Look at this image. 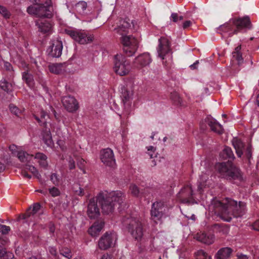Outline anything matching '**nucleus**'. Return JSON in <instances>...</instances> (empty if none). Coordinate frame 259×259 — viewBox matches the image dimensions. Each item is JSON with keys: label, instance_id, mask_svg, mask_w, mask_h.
<instances>
[{"label": "nucleus", "instance_id": "e433bc0d", "mask_svg": "<svg viewBox=\"0 0 259 259\" xmlns=\"http://www.w3.org/2000/svg\"><path fill=\"white\" fill-rule=\"evenodd\" d=\"M24 169L25 170H27L31 172L37 179L39 181L41 178V175L39 174L37 169L31 165L26 164L24 167Z\"/></svg>", "mask_w": 259, "mask_h": 259}, {"label": "nucleus", "instance_id": "e2e57ef3", "mask_svg": "<svg viewBox=\"0 0 259 259\" xmlns=\"http://www.w3.org/2000/svg\"><path fill=\"white\" fill-rule=\"evenodd\" d=\"M49 252L50 253L55 256H56V259H59V256H57V250L56 248L54 247H49Z\"/></svg>", "mask_w": 259, "mask_h": 259}, {"label": "nucleus", "instance_id": "864d4df0", "mask_svg": "<svg viewBox=\"0 0 259 259\" xmlns=\"http://www.w3.org/2000/svg\"><path fill=\"white\" fill-rule=\"evenodd\" d=\"M10 231V227L4 225H0V232L3 234H7Z\"/></svg>", "mask_w": 259, "mask_h": 259}, {"label": "nucleus", "instance_id": "c756f323", "mask_svg": "<svg viewBox=\"0 0 259 259\" xmlns=\"http://www.w3.org/2000/svg\"><path fill=\"white\" fill-rule=\"evenodd\" d=\"M220 157L224 159H229L231 161L235 158V156L231 148L225 147L220 153Z\"/></svg>", "mask_w": 259, "mask_h": 259}, {"label": "nucleus", "instance_id": "412c9836", "mask_svg": "<svg viewBox=\"0 0 259 259\" xmlns=\"http://www.w3.org/2000/svg\"><path fill=\"white\" fill-rule=\"evenodd\" d=\"M131 27V23L129 19L126 18L120 21V25L118 27L115 28L114 30L117 33L122 36L125 35L128 32Z\"/></svg>", "mask_w": 259, "mask_h": 259}, {"label": "nucleus", "instance_id": "3c124183", "mask_svg": "<svg viewBox=\"0 0 259 259\" xmlns=\"http://www.w3.org/2000/svg\"><path fill=\"white\" fill-rule=\"evenodd\" d=\"M223 227L222 224H214L212 226L211 228L213 231L220 232L223 231Z\"/></svg>", "mask_w": 259, "mask_h": 259}, {"label": "nucleus", "instance_id": "cd10ccee", "mask_svg": "<svg viewBox=\"0 0 259 259\" xmlns=\"http://www.w3.org/2000/svg\"><path fill=\"white\" fill-rule=\"evenodd\" d=\"M136 62L142 67L149 65L151 62V58L149 53H144L139 56L136 59Z\"/></svg>", "mask_w": 259, "mask_h": 259}, {"label": "nucleus", "instance_id": "2f4dec72", "mask_svg": "<svg viewBox=\"0 0 259 259\" xmlns=\"http://www.w3.org/2000/svg\"><path fill=\"white\" fill-rule=\"evenodd\" d=\"M34 216V214L31 211V206H30L25 213L21 214L19 216L18 220L20 221L23 219L26 220V222H29L32 221V218Z\"/></svg>", "mask_w": 259, "mask_h": 259}, {"label": "nucleus", "instance_id": "09e8293b", "mask_svg": "<svg viewBox=\"0 0 259 259\" xmlns=\"http://www.w3.org/2000/svg\"><path fill=\"white\" fill-rule=\"evenodd\" d=\"M151 193V189L148 187L141 190L140 197H147Z\"/></svg>", "mask_w": 259, "mask_h": 259}, {"label": "nucleus", "instance_id": "8fccbe9b", "mask_svg": "<svg viewBox=\"0 0 259 259\" xmlns=\"http://www.w3.org/2000/svg\"><path fill=\"white\" fill-rule=\"evenodd\" d=\"M49 192L53 197H56L59 196L60 192L59 190L55 187L49 189Z\"/></svg>", "mask_w": 259, "mask_h": 259}, {"label": "nucleus", "instance_id": "2eb2a0df", "mask_svg": "<svg viewBox=\"0 0 259 259\" xmlns=\"http://www.w3.org/2000/svg\"><path fill=\"white\" fill-rule=\"evenodd\" d=\"M100 158L105 165L112 167L115 164L113 151L110 148L103 149L101 151Z\"/></svg>", "mask_w": 259, "mask_h": 259}, {"label": "nucleus", "instance_id": "4468645a", "mask_svg": "<svg viewBox=\"0 0 259 259\" xmlns=\"http://www.w3.org/2000/svg\"><path fill=\"white\" fill-rule=\"evenodd\" d=\"M158 41L159 45L157 48L158 56L162 59H164V57L171 52L170 42L165 37H161Z\"/></svg>", "mask_w": 259, "mask_h": 259}, {"label": "nucleus", "instance_id": "f3484780", "mask_svg": "<svg viewBox=\"0 0 259 259\" xmlns=\"http://www.w3.org/2000/svg\"><path fill=\"white\" fill-rule=\"evenodd\" d=\"M97 202L98 201L97 200V197L92 198L89 200L88 205L87 214L90 219L96 218L100 215V210Z\"/></svg>", "mask_w": 259, "mask_h": 259}, {"label": "nucleus", "instance_id": "0e129e2a", "mask_svg": "<svg viewBox=\"0 0 259 259\" xmlns=\"http://www.w3.org/2000/svg\"><path fill=\"white\" fill-rule=\"evenodd\" d=\"M85 161L82 159H79L77 162V166L80 169H82L84 167Z\"/></svg>", "mask_w": 259, "mask_h": 259}, {"label": "nucleus", "instance_id": "4be33fe9", "mask_svg": "<svg viewBox=\"0 0 259 259\" xmlns=\"http://www.w3.org/2000/svg\"><path fill=\"white\" fill-rule=\"evenodd\" d=\"M105 223L102 220H99L95 222L89 229V233L93 237L97 236L104 226Z\"/></svg>", "mask_w": 259, "mask_h": 259}, {"label": "nucleus", "instance_id": "39448f33", "mask_svg": "<svg viewBox=\"0 0 259 259\" xmlns=\"http://www.w3.org/2000/svg\"><path fill=\"white\" fill-rule=\"evenodd\" d=\"M123 225L128 229L132 237L137 241H140L143 236V227L139 219L133 217L123 219Z\"/></svg>", "mask_w": 259, "mask_h": 259}, {"label": "nucleus", "instance_id": "ddd939ff", "mask_svg": "<svg viewBox=\"0 0 259 259\" xmlns=\"http://www.w3.org/2000/svg\"><path fill=\"white\" fill-rule=\"evenodd\" d=\"M121 98L124 107V114L127 115L130 112V107L131 105V101L133 95V92L128 90L125 87H123L121 89Z\"/></svg>", "mask_w": 259, "mask_h": 259}, {"label": "nucleus", "instance_id": "f8f14e48", "mask_svg": "<svg viewBox=\"0 0 259 259\" xmlns=\"http://www.w3.org/2000/svg\"><path fill=\"white\" fill-rule=\"evenodd\" d=\"M114 234L106 232L100 239L98 242L99 247L102 250H106L112 247L116 240Z\"/></svg>", "mask_w": 259, "mask_h": 259}, {"label": "nucleus", "instance_id": "dca6fc26", "mask_svg": "<svg viewBox=\"0 0 259 259\" xmlns=\"http://www.w3.org/2000/svg\"><path fill=\"white\" fill-rule=\"evenodd\" d=\"M164 203L161 201H156L152 205L151 210V218L154 221L160 220L163 215Z\"/></svg>", "mask_w": 259, "mask_h": 259}, {"label": "nucleus", "instance_id": "37998d69", "mask_svg": "<svg viewBox=\"0 0 259 259\" xmlns=\"http://www.w3.org/2000/svg\"><path fill=\"white\" fill-rule=\"evenodd\" d=\"M33 4L43 6H52L51 0H32Z\"/></svg>", "mask_w": 259, "mask_h": 259}, {"label": "nucleus", "instance_id": "79ce46f5", "mask_svg": "<svg viewBox=\"0 0 259 259\" xmlns=\"http://www.w3.org/2000/svg\"><path fill=\"white\" fill-rule=\"evenodd\" d=\"M207 253L201 249L194 253L195 259H207Z\"/></svg>", "mask_w": 259, "mask_h": 259}, {"label": "nucleus", "instance_id": "6e6552de", "mask_svg": "<svg viewBox=\"0 0 259 259\" xmlns=\"http://www.w3.org/2000/svg\"><path fill=\"white\" fill-rule=\"evenodd\" d=\"M230 22L235 27V28L229 34V36L237 34L238 32L242 31H246L247 29H250L252 26L250 19L248 16L232 18L230 19Z\"/></svg>", "mask_w": 259, "mask_h": 259}, {"label": "nucleus", "instance_id": "4d7b16f0", "mask_svg": "<svg viewBox=\"0 0 259 259\" xmlns=\"http://www.w3.org/2000/svg\"><path fill=\"white\" fill-rule=\"evenodd\" d=\"M9 252L7 251L6 248L5 246L0 245V259L4 258V256Z\"/></svg>", "mask_w": 259, "mask_h": 259}, {"label": "nucleus", "instance_id": "774afa93", "mask_svg": "<svg viewBox=\"0 0 259 259\" xmlns=\"http://www.w3.org/2000/svg\"><path fill=\"white\" fill-rule=\"evenodd\" d=\"M192 24V22L190 20L186 21L184 22L183 24V28L184 29H186L188 27H189Z\"/></svg>", "mask_w": 259, "mask_h": 259}, {"label": "nucleus", "instance_id": "c85d7f7f", "mask_svg": "<svg viewBox=\"0 0 259 259\" xmlns=\"http://www.w3.org/2000/svg\"><path fill=\"white\" fill-rule=\"evenodd\" d=\"M232 142L237 156L240 157L243 154L242 150L244 146V144L240 139L237 138H234Z\"/></svg>", "mask_w": 259, "mask_h": 259}, {"label": "nucleus", "instance_id": "b1692460", "mask_svg": "<svg viewBox=\"0 0 259 259\" xmlns=\"http://www.w3.org/2000/svg\"><path fill=\"white\" fill-rule=\"evenodd\" d=\"M67 63L66 62L60 63H54L49 66L50 71L56 74L63 73L65 71Z\"/></svg>", "mask_w": 259, "mask_h": 259}, {"label": "nucleus", "instance_id": "603ef678", "mask_svg": "<svg viewBox=\"0 0 259 259\" xmlns=\"http://www.w3.org/2000/svg\"><path fill=\"white\" fill-rule=\"evenodd\" d=\"M9 108L11 112L16 116H18L19 114L20 113V110L13 104H10L9 105Z\"/></svg>", "mask_w": 259, "mask_h": 259}, {"label": "nucleus", "instance_id": "f704fd0d", "mask_svg": "<svg viewBox=\"0 0 259 259\" xmlns=\"http://www.w3.org/2000/svg\"><path fill=\"white\" fill-rule=\"evenodd\" d=\"M35 119L39 123V125L46 127L47 125V119L46 117H48L49 115L44 111H41L40 112V117H38L36 115H34Z\"/></svg>", "mask_w": 259, "mask_h": 259}, {"label": "nucleus", "instance_id": "20e7f679", "mask_svg": "<svg viewBox=\"0 0 259 259\" xmlns=\"http://www.w3.org/2000/svg\"><path fill=\"white\" fill-rule=\"evenodd\" d=\"M216 170L221 177L229 180H242L240 170L233 165L230 160L226 162H219L215 166Z\"/></svg>", "mask_w": 259, "mask_h": 259}, {"label": "nucleus", "instance_id": "aec40b11", "mask_svg": "<svg viewBox=\"0 0 259 259\" xmlns=\"http://www.w3.org/2000/svg\"><path fill=\"white\" fill-rule=\"evenodd\" d=\"M205 122L208 124L212 131L219 135L224 133L222 125L211 116H208L206 118Z\"/></svg>", "mask_w": 259, "mask_h": 259}, {"label": "nucleus", "instance_id": "5701e85b", "mask_svg": "<svg viewBox=\"0 0 259 259\" xmlns=\"http://www.w3.org/2000/svg\"><path fill=\"white\" fill-rule=\"evenodd\" d=\"M35 25L37 26L38 31L46 33L49 32L52 28V25L50 22L45 19H38L35 21Z\"/></svg>", "mask_w": 259, "mask_h": 259}, {"label": "nucleus", "instance_id": "4c0bfd02", "mask_svg": "<svg viewBox=\"0 0 259 259\" xmlns=\"http://www.w3.org/2000/svg\"><path fill=\"white\" fill-rule=\"evenodd\" d=\"M129 189L133 196L136 197H140L141 190L136 185L134 184H131Z\"/></svg>", "mask_w": 259, "mask_h": 259}, {"label": "nucleus", "instance_id": "58836bf2", "mask_svg": "<svg viewBox=\"0 0 259 259\" xmlns=\"http://www.w3.org/2000/svg\"><path fill=\"white\" fill-rule=\"evenodd\" d=\"M22 78L24 81L29 86L31 85L33 83V76L29 74L28 72H24L22 74Z\"/></svg>", "mask_w": 259, "mask_h": 259}, {"label": "nucleus", "instance_id": "5fc2aeb1", "mask_svg": "<svg viewBox=\"0 0 259 259\" xmlns=\"http://www.w3.org/2000/svg\"><path fill=\"white\" fill-rule=\"evenodd\" d=\"M245 154L248 160H250L252 156L251 146L248 145L245 152Z\"/></svg>", "mask_w": 259, "mask_h": 259}, {"label": "nucleus", "instance_id": "bb28decb", "mask_svg": "<svg viewBox=\"0 0 259 259\" xmlns=\"http://www.w3.org/2000/svg\"><path fill=\"white\" fill-rule=\"evenodd\" d=\"M232 252V249L229 247L220 249L215 255L216 259H228Z\"/></svg>", "mask_w": 259, "mask_h": 259}, {"label": "nucleus", "instance_id": "f257e3e1", "mask_svg": "<svg viewBox=\"0 0 259 259\" xmlns=\"http://www.w3.org/2000/svg\"><path fill=\"white\" fill-rule=\"evenodd\" d=\"M209 210L221 219L226 222H230L232 217H241L246 211V203L227 198L223 201L214 200L209 205Z\"/></svg>", "mask_w": 259, "mask_h": 259}, {"label": "nucleus", "instance_id": "338daca9", "mask_svg": "<svg viewBox=\"0 0 259 259\" xmlns=\"http://www.w3.org/2000/svg\"><path fill=\"white\" fill-rule=\"evenodd\" d=\"M14 257V254L12 253L8 252L4 256V258L1 259H13Z\"/></svg>", "mask_w": 259, "mask_h": 259}, {"label": "nucleus", "instance_id": "7c9ffc66", "mask_svg": "<svg viewBox=\"0 0 259 259\" xmlns=\"http://www.w3.org/2000/svg\"><path fill=\"white\" fill-rule=\"evenodd\" d=\"M0 88L8 94L12 92L13 89L12 83L8 82L6 79L0 80Z\"/></svg>", "mask_w": 259, "mask_h": 259}, {"label": "nucleus", "instance_id": "72a5a7b5", "mask_svg": "<svg viewBox=\"0 0 259 259\" xmlns=\"http://www.w3.org/2000/svg\"><path fill=\"white\" fill-rule=\"evenodd\" d=\"M32 155H29L23 151L18 152L17 154L18 159L22 162H29L32 159Z\"/></svg>", "mask_w": 259, "mask_h": 259}, {"label": "nucleus", "instance_id": "c03bdc74", "mask_svg": "<svg viewBox=\"0 0 259 259\" xmlns=\"http://www.w3.org/2000/svg\"><path fill=\"white\" fill-rule=\"evenodd\" d=\"M0 14L6 19H9L11 16L10 12L6 7L3 6L0 8Z\"/></svg>", "mask_w": 259, "mask_h": 259}, {"label": "nucleus", "instance_id": "0eeeda50", "mask_svg": "<svg viewBox=\"0 0 259 259\" xmlns=\"http://www.w3.org/2000/svg\"><path fill=\"white\" fill-rule=\"evenodd\" d=\"M123 51L127 56H132L138 48V41L133 35H124L121 37Z\"/></svg>", "mask_w": 259, "mask_h": 259}, {"label": "nucleus", "instance_id": "bf43d9fd", "mask_svg": "<svg viewBox=\"0 0 259 259\" xmlns=\"http://www.w3.org/2000/svg\"><path fill=\"white\" fill-rule=\"evenodd\" d=\"M34 158L38 159V161H40L44 160V158H47V156L42 153H36Z\"/></svg>", "mask_w": 259, "mask_h": 259}, {"label": "nucleus", "instance_id": "423d86ee", "mask_svg": "<svg viewBox=\"0 0 259 259\" xmlns=\"http://www.w3.org/2000/svg\"><path fill=\"white\" fill-rule=\"evenodd\" d=\"M114 71L120 76L126 75L130 72L131 65L130 62L122 54H117L114 56Z\"/></svg>", "mask_w": 259, "mask_h": 259}, {"label": "nucleus", "instance_id": "393cba45", "mask_svg": "<svg viewBox=\"0 0 259 259\" xmlns=\"http://www.w3.org/2000/svg\"><path fill=\"white\" fill-rule=\"evenodd\" d=\"M90 187L88 184L86 185H81L78 184H74L72 187L73 192L75 194L79 196H83L88 194V197H89V190Z\"/></svg>", "mask_w": 259, "mask_h": 259}, {"label": "nucleus", "instance_id": "680f3d73", "mask_svg": "<svg viewBox=\"0 0 259 259\" xmlns=\"http://www.w3.org/2000/svg\"><path fill=\"white\" fill-rule=\"evenodd\" d=\"M47 158H44V160H42L40 161H38V162L39 163V164L40 166L42 167H44L45 168H47L48 163V161L47 160Z\"/></svg>", "mask_w": 259, "mask_h": 259}, {"label": "nucleus", "instance_id": "a18cd8bd", "mask_svg": "<svg viewBox=\"0 0 259 259\" xmlns=\"http://www.w3.org/2000/svg\"><path fill=\"white\" fill-rule=\"evenodd\" d=\"M43 140L45 144L48 146H51L52 144V140L51 132L48 131H46L45 134L43 136Z\"/></svg>", "mask_w": 259, "mask_h": 259}, {"label": "nucleus", "instance_id": "13d9d810", "mask_svg": "<svg viewBox=\"0 0 259 259\" xmlns=\"http://www.w3.org/2000/svg\"><path fill=\"white\" fill-rule=\"evenodd\" d=\"M156 148L153 146H149L147 147L148 153L147 154L150 156V158H153V154L152 153H154Z\"/></svg>", "mask_w": 259, "mask_h": 259}, {"label": "nucleus", "instance_id": "f03ea898", "mask_svg": "<svg viewBox=\"0 0 259 259\" xmlns=\"http://www.w3.org/2000/svg\"><path fill=\"white\" fill-rule=\"evenodd\" d=\"M125 199V194L119 191L110 193L101 192L97 196V200L101 206L103 213L105 214L112 213L117 204L121 206Z\"/></svg>", "mask_w": 259, "mask_h": 259}, {"label": "nucleus", "instance_id": "052dcab7", "mask_svg": "<svg viewBox=\"0 0 259 259\" xmlns=\"http://www.w3.org/2000/svg\"><path fill=\"white\" fill-rule=\"evenodd\" d=\"M69 168L70 170L73 169L75 167V161L71 157H69L68 160Z\"/></svg>", "mask_w": 259, "mask_h": 259}, {"label": "nucleus", "instance_id": "473e14b6", "mask_svg": "<svg viewBox=\"0 0 259 259\" xmlns=\"http://www.w3.org/2000/svg\"><path fill=\"white\" fill-rule=\"evenodd\" d=\"M170 99L176 105L179 106H183V100L177 92L174 91L171 93Z\"/></svg>", "mask_w": 259, "mask_h": 259}, {"label": "nucleus", "instance_id": "9b49d317", "mask_svg": "<svg viewBox=\"0 0 259 259\" xmlns=\"http://www.w3.org/2000/svg\"><path fill=\"white\" fill-rule=\"evenodd\" d=\"M193 192L192 187L187 185L183 188L178 194L177 197L180 201L183 203H194L193 197Z\"/></svg>", "mask_w": 259, "mask_h": 259}, {"label": "nucleus", "instance_id": "de8ad7c7", "mask_svg": "<svg viewBox=\"0 0 259 259\" xmlns=\"http://www.w3.org/2000/svg\"><path fill=\"white\" fill-rule=\"evenodd\" d=\"M50 180L55 185H58L59 184L60 179L56 173H53L51 175Z\"/></svg>", "mask_w": 259, "mask_h": 259}, {"label": "nucleus", "instance_id": "6ab92c4d", "mask_svg": "<svg viewBox=\"0 0 259 259\" xmlns=\"http://www.w3.org/2000/svg\"><path fill=\"white\" fill-rule=\"evenodd\" d=\"M62 103L65 108L70 112L76 111L78 108L77 101L73 97L70 96L63 97Z\"/></svg>", "mask_w": 259, "mask_h": 259}, {"label": "nucleus", "instance_id": "a878e982", "mask_svg": "<svg viewBox=\"0 0 259 259\" xmlns=\"http://www.w3.org/2000/svg\"><path fill=\"white\" fill-rule=\"evenodd\" d=\"M214 238L213 235L205 233L198 234L197 236V239L199 241L207 245L212 244L214 242Z\"/></svg>", "mask_w": 259, "mask_h": 259}, {"label": "nucleus", "instance_id": "a19ab883", "mask_svg": "<svg viewBox=\"0 0 259 259\" xmlns=\"http://www.w3.org/2000/svg\"><path fill=\"white\" fill-rule=\"evenodd\" d=\"M87 7V4L84 1H81L78 2L75 5V8L76 10L79 13H83L84 11L86 10Z\"/></svg>", "mask_w": 259, "mask_h": 259}, {"label": "nucleus", "instance_id": "9d476101", "mask_svg": "<svg viewBox=\"0 0 259 259\" xmlns=\"http://www.w3.org/2000/svg\"><path fill=\"white\" fill-rule=\"evenodd\" d=\"M65 32L80 44H85L91 42L94 39V36L92 35H88L85 33L70 29H65Z\"/></svg>", "mask_w": 259, "mask_h": 259}, {"label": "nucleus", "instance_id": "69168bd1", "mask_svg": "<svg viewBox=\"0 0 259 259\" xmlns=\"http://www.w3.org/2000/svg\"><path fill=\"white\" fill-rule=\"evenodd\" d=\"M252 227L254 230L259 231V220L253 224Z\"/></svg>", "mask_w": 259, "mask_h": 259}, {"label": "nucleus", "instance_id": "1a4fd4ad", "mask_svg": "<svg viewBox=\"0 0 259 259\" xmlns=\"http://www.w3.org/2000/svg\"><path fill=\"white\" fill-rule=\"evenodd\" d=\"M27 12L38 17L50 18L53 16L52 6H43L33 4L27 9Z\"/></svg>", "mask_w": 259, "mask_h": 259}, {"label": "nucleus", "instance_id": "49530a36", "mask_svg": "<svg viewBox=\"0 0 259 259\" xmlns=\"http://www.w3.org/2000/svg\"><path fill=\"white\" fill-rule=\"evenodd\" d=\"M59 251L61 255L68 259H70L72 257L71 251L70 249L68 248H62Z\"/></svg>", "mask_w": 259, "mask_h": 259}, {"label": "nucleus", "instance_id": "a211bd4d", "mask_svg": "<svg viewBox=\"0 0 259 259\" xmlns=\"http://www.w3.org/2000/svg\"><path fill=\"white\" fill-rule=\"evenodd\" d=\"M62 49L63 44L61 41L54 40L52 45L48 49L49 55L52 57L59 58L62 54Z\"/></svg>", "mask_w": 259, "mask_h": 259}, {"label": "nucleus", "instance_id": "ea45409f", "mask_svg": "<svg viewBox=\"0 0 259 259\" xmlns=\"http://www.w3.org/2000/svg\"><path fill=\"white\" fill-rule=\"evenodd\" d=\"M234 26L231 23L230 20L229 22L226 23L220 26V28L221 31L224 32H227L229 31H233V27Z\"/></svg>", "mask_w": 259, "mask_h": 259}, {"label": "nucleus", "instance_id": "6e6d98bb", "mask_svg": "<svg viewBox=\"0 0 259 259\" xmlns=\"http://www.w3.org/2000/svg\"><path fill=\"white\" fill-rule=\"evenodd\" d=\"M40 208V205L39 203H34L32 206H31V211L34 215L38 211Z\"/></svg>", "mask_w": 259, "mask_h": 259}, {"label": "nucleus", "instance_id": "c9c22d12", "mask_svg": "<svg viewBox=\"0 0 259 259\" xmlns=\"http://www.w3.org/2000/svg\"><path fill=\"white\" fill-rule=\"evenodd\" d=\"M241 46L237 47L235 51L232 53L233 58L238 61L239 65L243 62V58L242 57V54L240 52Z\"/></svg>", "mask_w": 259, "mask_h": 259}, {"label": "nucleus", "instance_id": "7ed1b4c3", "mask_svg": "<svg viewBox=\"0 0 259 259\" xmlns=\"http://www.w3.org/2000/svg\"><path fill=\"white\" fill-rule=\"evenodd\" d=\"M216 170L221 177L229 180H242L240 170L233 165L230 160L226 162H219L215 166Z\"/></svg>", "mask_w": 259, "mask_h": 259}]
</instances>
